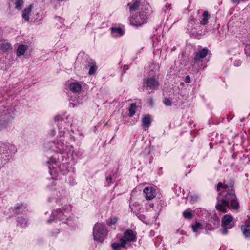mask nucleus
Wrapping results in <instances>:
<instances>
[{
	"label": "nucleus",
	"instance_id": "obj_1",
	"mask_svg": "<svg viewBox=\"0 0 250 250\" xmlns=\"http://www.w3.org/2000/svg\"><path fill=\"white\" fill-rule=\"evenodd\" d=\"M229 202H230V206L232 209H237L239 208V204L237 201L235 191L232 188L230 192H224L218 194L215 208L217 210L225 213L227 212V209L229 208Z\"/></svg>",
	"mask_w": 250,
	"mask_h": 250
},
{
	"label": "nucleus",
	"instance_id": "obj_2",
	"mask_svg": "<svg viewBox=\"0 0 250 250\" xmlns=\"http://www.w3.org/2000/svg\"><path fill=\"white\" fill-rule=\"evenodd\" d=\"M108 231L105 225L101 222L96 223L93 227V236L95 241L99 243H103Z\"/></svg>",
	"mask_w": 250,
	"mask_h": 250
},
{
	"label": "nucleus",
	"instance_id": "obj_3",
	"mask_svg": "<svg viewBox=\"0 0 250 250\" xmlns=\"http://www.w3.org/2000/svg\"><path fill=\"white\" fill-rule=\"evenodd\" d=\"M71 207L69 205H65L62 208H58L53 210L52 216L50 219L47 220V223L52 222L54 219H58L61 221H64L67 219L69 211L70 210Z\"/></svg>",
	"mask_w": 250,
	"mask_h": 250
},
{
	"label": "nucleus",
	"instance_id": "obj_4",
	"mask_svg": "<svg viewBox=\"0 0 250 250\" xmlns=\"http://www.w3.org/2000/svg\"><path fill=\"white\" fill-rule=\"evenodd\" d=\"M49 148L56 153L68 154L71 151L72 146L64 145L63 142L60 141L50 142L48 144Z\"/></svg>",
	"mask_w": 250,
	"mask_h": 250
},
{
	"label": "nucleus",
	"instance_id": "obj_5",
	"mask_svg": "<svg viewBox=\"0 0 250 250\" xmlns=\"http://www.w3.org/2000/svg\"><path fill=\"white\" fill-rule=\"evenodd\" d=\"M208 53V50L206 48H203L196 52L195 53L194 61L192 62L193 65L195 66L197 64L198 68H200L202 60L206 57Z\"/></svg>",
	"mask_w": 250,
	"mask_h": 250
},
{
	"label": "nucleus",
	"instance_id": "obj_6",
	"mask_svg": "<svg viewBox=\"0 0 250 250\" xmlns=\"http://www.w3.org/2000/svg\"><path fill=\"white\" fill-rule=\"evenodd\" d=\"M159 85V82L155 78H148L144 80L143 86L147 89H156L158 88Z\"/></svg>",
	"mask_w": 250,
	"mask_h": 250
},
{
	"label": "nucleus",
	"instance_id": "obj_7",
	"mask_svg": "<svg viewBox=\"0 0 250 250\" xmlns=\"http://www.w3.org/2000/svg\"><path fill=\"white\" fill-rule=\"evenodd\" d=\"M59 160V158H57L56 155H53L48 161L49 165V168L50 170V173L51 175H55L56 174H58V169L56 168V167L54 165H56V167L58 166L57 165V162Z\"/></svg>",
	"mask_w": 250,
	"mask_h": 250
},
{
	"label": "nucleus",
	"instance_id": "obj_8",
	"mask_svg": "<svg viewBox=\"0 0 250 250\" xmlns=\"http://www.w3.org/2000/svg\"><path fill=\"white\" fill-rule=\"evenodd\" d=\"M145 198L147 200H150L154 198L157 194L156 189L152 186L146 187L144 190Z\"/></svg>",
	"mask_w": 250,
	"mask_h": 250
},
{
	"label": "nucleus",
	"instance_id": "obj_9",
	"mask_svg": "<svg viewBox=\"0 0 250 250\" xmlns=\"http://www.w3.org/2000/svg\"><path fill=\"white\" fill-rule=\"evenodd\" d=\"M131 25L139 26L146 22V18L143 14L136 16L135 17H131L130 19Z\"/></svg>",
	"mask_w": 250,
	"mask_h": 250
},
{
	"label": "nucleus",
	"instance_id": "obj_10",
	"mask_svg": "<svg viewBox=\"0 0 250 250\" xmlns=\"http://www.w3.org/2000/svg\"><path fill=\"white\" fill-rule=\"evenodd\" d=\"M122 238L126 241V243L127 242H135L137 240L136 234L131 229L126 230Z\"/></svg>",
	"mask_w": 250,
	"mask_h": 250
},
{
	"label": "nucleus",
	"instance_id": "obj_11",
	"mask_svg": "<svg viewBox=\"0 0 250 250\" xmlns=\"http://www.w3.org/2000/svg\"><path fill=\"white\" fill-rule=\"evenodd\" d=\"M33 6L32 4L29 5L22 11V18L25 21H29L30 20V17L33 9Z\"/></svg>",
	"mask_w": 250,
	"mask_h": 250
},
{
	"label": "nucleus",
	"instance_id": "obj_12",
	"mask_svg": "<svg viewBox=\"0 0 250 250\" xmlns=\"http://www.w3.org/2000/svg\"><path fill=\"white\" fill-rule=\"evenodd\" d=\"M126 245V241L121 238L120 239V242H115L111 245V247L113 250H119L121 248H125Z\"/></svg>",
	"mask_w": 250,
	"mask_h": 250
},
{
	"label": "nucleus",
	"instance_id": "obj_13",
	"mask_svg": "<svg viewBox=\"0 0 250 250\" xmlns=\"http://www.w3.org/2000/svg\"><path fill=\"white\" fill-rule=\"evenodd\" d=\"M26 206L24 203H17L11 208L13 212L19 214L22 212L26 208Z\"/></svg>",
	"mask_w": 250,
	"mask_h": 250
},
{
	"label": "nucleus",
	"instance_id": "obj_14",
	"mask_svg": "<svg viewBox=\"0 0 250 250\" xmlns=\"http://www.w3.org/2000/svg\"><path fill=\"white\" fill-rule=\"evenodd\" d=\"M211 16L207 11H204L202 14L201 19L200 20V24L202 25H205L208 23V20L210 19Z\"/></svg>",
	"mask_w": 250,
	"mask_h": 250
},
{
	"label": "nucleus",
	"instance_id": "obj_15",
	"mask_svg": "<svg viewBox=\"0 0 250 250\" xmlns=\"http://www.w3.org/2000/svg\"><path fill=\"white\" fill-rule=\"evenodd\" d=\"M8 117L9 116L6 115L0 116V130L7 127L9 123Z\"/></svg>",
	"mask_w": 250,
	"mask_h": 250
},
{
	"label": "nucleus",
	"instance_id": "obj_16",
	"mask_svg": "<svg viewBox=\"0 0 250 250\" xmlns=\"http://www.w3.org/2000/svg\"><path fill=\"white\" fill-rule=\"evenodd\" d=\"M82 88V84L79 82L72 83L69 85L70 89L73 92L77 93L81 91Z\"/></svg>",
	"mask_w": 250,
	"mask_h": 250
},
{
	"label": "nucleus",
	"instance_id": "obj_17",
	"mask_svg": "<svg viewBox=\"0 0 250 250\" xmlns=\"http://www.w3.org/2000/svg\"><path fill=\"white\" fill-rule=\"evenodd\" d=\"M112 36L114 37H119L123 35L124 31L120 27H112L110 28Z\"/></svg>",
	"mask_w": 250,
	"mask_h": 250
},
{
	"label": "nucleus",
	"instance_id": "obj_18",
	"mask_svg": "<svg viewBox=\"0 0 250 250\" xmlns=\"http://www.w3.org/2000/svg\"><path fill=\"white\" fill-rule=\"evenodd\" d=\"M10 153V146L8 143H0V154H9Z\"/></svg>",
	"mask_w": 250,
	"mask_h": 250
},
{
	"label": "nucleus",
	"instance_id": "obj_19",
	"mask_svg": "<svg viewBox=\"0 0 250 250\" xmlns=\"http://www.w3.org/2000/svg\"><path fill=\"white\" fill-rule=\"evenodd\" d=\"M151 124V118L149 115H146L142 119V126L146 130V128H148Z\"/></svg>",
	"mask_w": 250,
	"mask_h": 250
},
{
	"label": "nucleus",
	"instance_id": "obj_20",
	"mask_svg": "<svg viewBox=\"0 0 250 250\" xmlns=\"http://www.w3.org/2000/svg\"><path fill=\"white\" fill-rule=\"evenodd\" d=\"M221 188L223 189V190L220 193H222L224 192H230L231 188L233 189V187H230V188H229L228 186L227 185H223L220 182L218 183L217 185V190H220Z\"/></svg>",
	"mask_w": 250,
	"mask_h": 250
},
{
	"label": "nucleus",
	"instance_id": "obj_21",
	"mask_svg": "<svg viewBox=\"0 0 250 250\" xmlns=\"http://www.w3.org/2000/svg\"><path fill=\"white\" fill-rule=\"evenodd\" d=\"M28 47L26 45L21 44L20 45L16 52V54L17 56L20 57L23 55H24L25 52L27 50Z\"/></svg>",
	"mask_w": 250,
	"mask_h": 250
},
{
	"label": "nucleus",
	"instance_id": "obj_22",
	"mask_svg": "<svg viewBox=\"0 0 250 250\" xmlns=\"http://www.w3.org/2000/svg\"><path fill=\"white\" fill-rule=\"evenodd\" d=\"M233 220V217L229 215H225L222 219V226H227L229 225Z\"/></svg>",
	"mask_w": 250,
	"mask_h": 250
},
{
	"label": "nucleus",
	"instance_id": "obj_23",
	"mask_svg": "<svg viewBox=\"0 0 250 250\" xmlns=\"http://www.w3.org/2000/svg\"><path fill=\"white\" fill-rule=\"evenodd\" d=\"M0 50L3 52H7L12 50V47L10 43L4 42L0 45Z\"/></svg>",
	"mask_w": 250,
	"mask_h": 250
},
{
	"label": "nucleus",
	"instance_id": "obj_24",
	"mask_svg": "<svg viewBox=\"0 0 250 250\" xmlns=\"http://www.w3.org/2000/svg\"><path fill=\"white\" fill-rule=\"evenodd\" d=\"M140 2L139 1H135L132 4H128L129 5V9L131 12L136 11L139 7Z\"/></svg>",
	"mask_w": 250,
	"mask_h": 250
},
{
	"label": "nucleus",
	"instance_id": "obj_25",
	"mask_svg": "<svg viewBox=\"0 0 250 250\" xmlns=\"http://www.w3.org/2000/svg\"><path fill=\"white\" fill-rule=\"evenodd\" d=\"M13 1H14L15 8L19 10H21L24 4L23 0H13Z\"/></svg>",
	"mask_w": 250,
	"mask_h": 250
},
{
	"label": "nucleus",
	"instance_id": "obj_26",
	"mask_svg": "<svg viewBox=\"0 0 250 250\" xmlns=\"http://www.w3.org/2000/svg\"><path fill=\"white\" fill-rule=\"evenodd\" d=\"M136 109L137 106L136 104L133 103L130 104V106L128 109L130 117H132L136 113Z\"/></svg>",
	"mask_w": 250,
	"mask_h": 250
},
{
	"label": "nucleus",
	"instance_id": "obj_27",
	"mask_svg": "<svg viewBox=\"0 0 250 250\" xmlns=\"http://www.w3.org/2000/svg\"><path fill=\"white\" fill-rule=\"evenodd\" d=\"M17 221L21 228H24L27 226V221L24 218L19 217L17 219Z\"/></svg>",
	"mask_w": 250,
	"mask_h": 250
},
{
	"label": "nucleus",
	"instance_id": "obj_28",
	"mask_svg": "<svg viewBox=\"0 0 250 250\" xmlns=\"http://www.w3.org/2000/svg\"><path fill=\"white\" fill-rule=\"evenodd\" d=\"M66 195V191L63 188H61L58 191H57L56 195L58 198L63 197Z\"/></svg>",
	"mask_w": 250,
	"mask_h": 250
},
{
	"label": "nucleus",
	"instance_id": "obj_29",
	"mask_svg": "<svg viewBox=\"0 0 250 250\" xmlns=\"http://www.w3.org/2000/svg\"><path fill=\"white\" fill-rule=\"evenodd\" d=\"M192 230L194 232H197L199 230L202 229V224L199 222H196L193 225H192Z\"/></svg>",
	"mask_w": 250,
	"mask_h": 250
},
{
	"label": "nucleus",
	"instance_id": "obj_30",
	"mask_svg": "<svg viewBox=\"0 0 250 250\" xmlns=\"http://www.w3.org/2000/svg\"><path fill=\"white\" fill-rule=\"evenodd\" d=\"M183 215L185 218L190 219L193 216V213L188 210H185L183 212Z\"/></svg>",
	"mask_w": 250,
	"mask_h": 250
},
{
	"label": "nucleus",
	"instance_id": "obj_31",
	"mask_svg": "<svg viewBox=\"0 0 250 250\" xmlns=\"http://www.w3.org/2000/svg\"><path fill=\"white\" fill-rule=\"evenodd\" d=\"M241 230L245 237H250V228L241 227Z\"/></svg>",
	"mask_w": 250,
	"mask_h": 250
},
{
	"label": "nucleus",
	"instance_id": "obj_32",
	"mask_svg": "<svg viewBox=\"0 0 250 250\" xmlns=\"http://www.w3.org/2000/svg\"><path fill=\"white\" fill-rule=\"evenodd\" d=\"M96 67L95 66V65L94 64H92V65H91L90 67L89 70V72H88L89 75H92L94 74L96 71Z\"/></svg>",
	"mask_w": 250,
	"mask_h": 250
},
{
	"label": "nucleus",
	"instance_id": "obj_33",
	"mask_svg": "<svg viewBox=\"0 0 250 250\" xmlns=\"http://www.w3.org/2000/svg\"><path fill=\"white\" fill-rule=\"evenodd\" d=\"M163 103L166 106H171L172 104L171 100L168 98H165L163 100Z\"/></svg>",
	"mask_w": 250,
	"mask_h": 250
},
{
	"label": "nucleus",
	"instance_id": "obj_34",
	"mask_svg": "<svg viewBox=\"0 0 250 250\" xmlns=\"http://www.w3.org/2000/svg\"><path fill=\"white\" fill-rule=\"evenodd\" d=\"M118 218L116 217H114L113 218H111L108 222V224L109 225H114L117 222Z\"/></svg>",
	"mask_w": 250,
	"mask_h": 250
},
{
	"label": "nucleus",
	"instance_id": "obj_35",
	"mask_svg": "<svg viewBox=\"0 0 250 250\" xmlns=\"http://www.w3.org/2000/svg\"><path fill=\"white\" fill-rule=\"evenodd\" d=\"M245 52L247 56H250V44H247L245 46Z\"/></svg>",
	"mask_w": 250,
	"mask_h": 250
},
{
	"label": "nucleus",
	"instance_id": "obj_36",
	"mask_svg": "<svg viewBox=\"0 0 250 250\" xmlns=\"http://www.w3.org/2000/svg\"><path fill=\"white\" fill-rule=\"evenodd\" d=\"M231 227H227V226H222V233L223 234H226L228 233V229L231 228Z\"/></svg>",
	"mask_w": 250,
	"mask_h": 250
},
{
	"label": "nucleus",
	"instance_id": "obj_37",
	"mask_svg": "<svg viewBox=\"0 0 250 250\" xmlns=\"http://www.w3.org/2000/svg\"><path fill=\"white\" fill-rule=\"evenodd\" d=\"M194 22V20H191L190 21L189 24L188 25V30H192L195 27H193V23Z\"/></svg>",
	"mask_w": 250,
	"mask_h": 250
},
{
	"label": "nucleus",
	"instance_id": "obj_38",
	"mask_svg": "<svg viewBox=\"0 0 250 250\" xmlns=\"http://www.w3.org/2000/svg\"><path fill=\"white\" fill-rule=\"evenodd\" d=\"M243 228H250V219H249L247 220L245 223V226L242 227Z\"/></svg>",
	"mask_w": 250,
	"mask_h": 250
},
{
	"label": "nucleus",
	"instance_id": "obj_39",
	"mask_svg": "<svg viewBox=\"0 0 250 250\" xmlns=\"http://www.w3.org/2000/svg\"><path fill=\"white\" fill-rule=\"evenodd\" d=\"M241 62L240 60L236 61L234 62V65L236 66H239L240 65Z\"/></svg>",
	"mask_w": 250,
	"mask_h": 250
},
{
	"label": "nucleus",
	"instance_id": "obj_40",
	"mask_svg": "<svg viewBox=\"0 0 250 250\" xmlns=\"http://www.w3.org/2000/svg\"><path fill=\"white\" fill-rule=\"evenodd\" d=\"M185 81L186 83H189L190 82V78L189 76H187L185 78Z\"/></svg>",
	"mask_w": 250,
	"mask_h": 250
},
{
	"label": "nucleus",
	"instance_id": "obj_41",
	"mask_svg": "<svg viewBox=\"0 0 250 250\" xmlns=\"http://www.w3.org/2000/svg\"><path fill=\"white\" fill-rule=\"evenodd\" d=\"M106 182L107 184H110L112 182V178L111 177H107L106 179Z\"/></svg>",
	"mask_w": 250,
	"mask_h": 250
},
{
	"label": "nucleus",
	"instance_id": "obj_42",
	"mask_svg": "<svg viewBox=\"0 0 250 250\" xmlns=\"http://www.w3.org/2000/svg\"><path fill=\"white\" fill-rule=\"evenodd\" d=\"M241 0H231L232 3L238 4L240 3Z\"/></svg>",
	"mask_w": 250,
	"mask_h": 250
},
{
	"label": "nucleus",
	"instance_id": "obj_43",
	"mask_svg": "<svg viewBox=\"0 0 250 250\" xmlns=\"http://www.w3.org/2000/svg\"><path fill=\"white\" fill-rule=\"evenodd\" d=\"M56 133V132L55 131L54 129H52L51 132H50V134L52 135V136H54L55 134Z\"/></svg>",
	"mask_w": 250,
	"mask_h": 250
},
{
	"label": "nucleus",
	"instance_id": "obj_44",
	"mask_svg": "<svg viewBox=\"0 0 250 250\" xmlns=\"http://www.w3.org/2000/svg\"><path fill=\"white\" fill-rule=\"evenodd\" d=\"M59 233V230L58 229H57L55 232H53V234H57Z\"/></svg>",
	"mask_w": 250,
	"mask_h": 250
},
{
	"label": "nucleus",
	"instance_id": "obj_45",
	"mask_svg": "<svg viewBox=\"0 0 250 250\" xmlns=\"http://www.w3.org/2000/svg\"><path fill=\"white\" fill-rule=\"evenodd\" d=\"M69 106L70 107H73V108L75 107V104H73V103H70Z\"/></svg>",
	"mask_w": 250,
	"mask_h": 250
},
{
	"label": "nucleus",
	"instance_id": "obj_46",
	"mask_svg": "<svg viewBox=\"0 0 250 250\" xmlns=\"http://www.w3.org/2000/svg\"><path fill=\"white\" fill-rule=\"evenodd\" d=\"M149 206L150 208H153L154 207V204L153 203H151L149 205Z\"/></svg>",
	"mask_w": 250,
	"mask_h": 250
},
{
	"label": "nucleus",
	"instance_id": "obj_47",
	"mask_svg": "<svg viewBox=\"0 0 250 250\" xmlns=\"http://www.w3.org/2000/svg\"><path fill=\"white\" fill-rule=\"evenodd\" d=\"M59 117H60L59 116L55 117V120H58V118H59Z\"/></svg>",
	"mask_w": 250,
	"mask_h": 250
},
{
	"label": "nucleus",
	"instance_id": "obj_48",
	"mask_svg": "<svg viewBox=\"0 0 250 250\" xmlns=\"http://www.w3.org/2000/svg\"><path fill=\"white\" fill-rule=\"evenodd\" d=\"M56 18H57V19H61V18H60V17H56Z\"/></svg>",
	"mask_w": 250,
	"mask_h": 250
}]
</instances>
